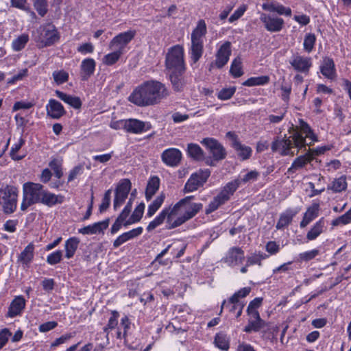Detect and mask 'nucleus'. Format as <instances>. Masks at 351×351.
<instances>
[{
	"instance_id": "obj_1",
	"label": "nucleus",
	"mask_w": 351,
	"mask_h": 351,
	"mask_svg": "<svg viewBox=\"0 0 351 351\" xmlns=\"http://www.w3.org/2000/svg\"><path fill=\"white\" fill-rule=\"evenodd\" d=\"M169 90L162 82L148 80L136 86L129 96V101L139 107L156 105L166 99Z\"/></svg>"
},
{
	"instance_id": "obj_2",
	"label": "nucleus",
	"mask_w": 351,
	"mask_h": 351,
	"mask_svg": "<svg viewBox=\"0 0 351 351\" xmlns=\"http://www.w3.org/2000/svg\"><path fill=\"white\" fill-rule=\"evenodd\" d=\"M194 196H187L173 208H169V215L167 216V229H173L181 226L186 221L193 218L202 208V204L192 202Z\"/></svg>"
},
{
	"instance_id": "obj_3",
	"label": "nucleus",
	"mask_w": 351,
	"mask_h": 351,
	"mask_svg": "<svg viewBox=\"0 0 351 351\" xmlns=\"http://www.w3.org/2000/svg\"><path fill=\"white\" fill-rule=\"evenodd\" d=\"M306 144L302 136L298 132H295L289 138L285 136L282 139L276 138L271 144V149L272 152H279L282 156H293L294 155V152L291 151L293 147H296L298 149L305 148Z\"/></svg>"
},
{
	"instance_id": "obj_4",
	"label": "nucleus",
	"mask_w": 351,
	"mask_h": 351,
	"mask_svg": "<svg viewBox=\"0 0 351 351\" xmlns=\"http://www.w3.org/2000/svg\"><path fill=\"white\" fill-rule=\"evenodd\" d=\"M207 32L206 25L204 20H199L196 27L191 33V58L197 62L202 56L204 51L203 38Z\"/></svg>"
},
{
	"instance_id": "obj_5",
	"label": "nucleus",
	"mask_w": 351,
	"mask_h": 351,
	"mask_svg": "<svg viewBox=\"0 0 351 351\" xmlns=\"http://www.w3.org/2000/svg\"><path fill=\"white\" fill-rule=\"evenodd\" d=\"M44 187L39 183L27 182L23 185V202L21 209L26 210L30 206L40 203Z\"/></svg>"
},
{
	"instance_id": "obj_6",
	"label": "nucleus",
	"mask_w": 351,
	"mask_h": 351,
	"mask_svg": "<svg viewBox=\"0 0 351 351\" xmlns=\"http://www.w3.org/2000/svg\"><path fill=\"white\" fill-rule=\"evenodd\" d=\"M165 66L169 72L186 71L184 49L181 45H176L169 49L166 55Z\"/></svg>"
},
{
	"instance_id": "obj_7",
	"label": "nucleus",
	"mask_w": 351,
	"mask_h": 351,
	"mask_svg": "<svg viewBox=\"0 0 351 351\" xmlns=\"http://www.w3.org/2000/svg\"><path fill=\"white\" fill-rule=\"evenodd\" d=\"M37 32L38 36L36 42L39 43L42 47L51 46L60 39L56 27L51 23L40 25Z\"/></svg>"
},
{
	"instance_id": "obj_8",
	"label": "nucleus",
	"mask_w": 351,
	"mask_h": 351,
	"mask_svg": "<svg viewBox=\"0 0 351 351\" xmlns=\"http://www.w3.org/2000/svg\"><path fill=\"white\" fill-rule=\"evenodd\" d=\"M251 291L250 287H243L241 289H239L238 291L234 293L228 301L223 300L221 308V312H222L223 308L226 307L229 308V311L230 312H234L237 311L236 317H239L243 312V308L244 307V304L243 302H241L239 301L240 298H243L246 297Z\"/></svg>"
},
{
	"instance_id": "obj_9",
	"label": "nucleus",
	"mask_w": 351,
	"mask_h": 351,
	"mask_svg": "<svg viewBox=\"0 0 351 351\" xmlns=\"http://www.w3.org/2000/svg\"><path fill=\"white\" fill-rule=\"evenodd\" d=\"M17 193L15 188L6 186L0 188V205L5 213H12L16 208Z\"/></svg>"
},
{
	"instance_id": "obj_10",
	"label": "nucleus",
	"mask_w": 351,
	"mask_h": 351,
	"mask_svg": "<svg viewBox=\"0 0 351 351\" xmlns=\"http://www.w3.org/2000/svg\"><path fill=\"white\" fill-rule=\"evenodd\" d=\"M201 143L209 151L214 160L220 161L226 157V149L217 140L213 138H205Z\"/></svg>"
},
{
	"instance_id": "obj_11",
	"label": "nucleus",
	"mask_w": 351,
	"mask_h": 351,
	"mask_svg": "<svg viewBox=\"0 0 351 351\" xmlns=\"http://www.w3.org/2000/svg\"><path fill=\"white\" fill-rule=\"evenodd\" d=\"M289 63L297 72L307 75L313 63L310 57L302 56L298 53H294L289 60Z\"/></svg>"
},
{
	"instance_id": "obj_12",
	"label": "nucleus",
	"mask_w": 351,
	"mask_h": 351,
	"mask_svg": "<svg viewBox=\"0 0 351 351\" xmlns=\"http://www.w3.org/2000/svg\"><path fill=\"white\" fill-rule=\"evenodd\" d=\"M210 175V171L208 169L200 171L192 174L185 184L184 191L188 193L196 191L198 188L204 185Z\"/></svg>"
},
{
	"instance_id": "obj_13",
	"label": "nucleus",
	"mask_w": 351,
	"mask_h": 351,
	"mask_svg": "<svg viewBox=\"0 0 351 351\" xmlns=\"http://www.w3.org/2000/svg\"><path fill=\"white\" fill-rule=\"evenodd\" d=\"M260 20L265 28L270 32H278L284 27V20L274 15L262 12L260 14Z\"/></svg>"
},
{
	"instance_id": "obj_14",
	"label": "nucleus",
	"mask_w": 351,
	"mask_h": 351,
	"mask_svg": "<svg viewBox=\"0 0 351 351\" xmlns=\"http://www.w3.org/2000/svg\"><path fill=\"white\" fill-rule=\"evenodd\" d=\"M131 186V182L128 179H123L120 181L115 190V197L113 204L115 210L120 207L128 197Z\"/></svg>"
},
{
	"instance_id": "obj_15",
	"label": "nucleus",
	"mask_w": 351,
	"mask_h": 351,
	"mask_svg": "<svg viewBox=\"0 0 351 351\" xmlns=\"http://www.w3.org/2000/svg\"><path fill=\"white\" fill-rule=\"evenodd\" d=\"M231 55V43L228 41L220 46L215 55V62L210 64V67L216 66L221 69L229 60Z\"/></svg>"
},
{
	"instance_id": "obj_16",
	"label": "nucleus",
	"mask_w": 351,
	"mask_h": 351,
	"mask_svg": "<svg viewBox=\"0 0 351 351\" xmlns=\"http://www.w3.org/2000/svg\"><path fill=\"white\" fill-rule=\"evenodd\" d=\"M134 36L135 32L133 31L121 33L111 40L109 47L110 49H117L123 53L125 47L133 39Z\"/></svg>"
},
{
	"instance_id": "obj_17",
	"label": "nucleus",
	"mask_w": 351,
	"mask_h": 351,
	"mask_svg": "<svg viewBox=\"0 0 351 351\" xmlns=\"http://www.w3.org/2000/svg\"><path fill=\"white\" fill-rule=\"evenodd\" d=\"M182 158V152L176 148L167 149L161 155L162 162L167 166L173 167L180 165Z\"/></svg>"
},
{
	"instance_id": "obj_18",
	"label": "nucleus",
	"mask_w": 351,
	"mask_h": 351,
	"mask_svg": "<svg viewBox=\"0 0 351 351\" xmlns=\"http://www.w3.org/2000/svg\"><path fill=\"white\" fill-rule=\"evenodd\" d=\"M184 73L185 71L181 70L169 72V80L174 91H183L188 84L187 77L185 76Z\"/></svg>"
},
{
	"instance_id": "obj_19",
	"label": "nucleus",
	"mask_w": 351,
	"mask_h": 351,
	"mask_svg": "<svg viewBox=\"0 0 351 351\" xmlns=\"http://www.w3.org/2000/svg\"><path fill=\"white\" fill-rule=\"evenodd\" d=\"M247 315L249 316L248 323L243 329L244 332L247 333L256 332L266 326L267 324L261 318L258 312H252Z\"/></svg>"
},
{
	"instance_id": "obj_20",
	"label": "nucleus",
	"mask_w": 351,
	"mask_h": 351,
	"mask_svg": "<svg viewBox=\"0 0 351 351\" xmlns=\"http://www.w3.org/2000/svg\"><path fill=\"white\" fill-rule=\"evenodd\" d=\"M126 132L132 134H141L152 128L149 122H144L136 119H126Z\"/></svg>"
},
{
	"instance_id": "obj_21",
	"label": "nucleus",
	"mask_w": 351,
	"mask_h": 351,
	"mask_svg": "<svg viewBox=\"0 0 351 351\" xmlns=\"http://www.w3.org/2000/svg\"><path fill=\"white\" fill-rule=\"evenodd\" d=\"M244 258V252L241 247H232L229 249L223 259L228 265L235 266L241 263Z\"/></svg>"
},
{
	"instance_id": "obj_22",
	"label": "nucleus",
	"mask_w": 351,
	"mask_h": 351,
	"mask_svg": "<svg viewBox=\"0 0 351 351\" xmlns=\"http://www.w3.org/2000/svg\"><path fill=\"white\" fill-rule=\"evenodd\" d=\"M227 135L232 137V147L236 151L238 156L243 160L250 158L252 153V148L249 146L241 144V142L238 141L235 135L232 134L230 132H228Z\"/></svg>"
},
{
	"instance_id": "obj_23",
	"label": "nucleus",
	"mask_w": 351,
	"mask_h": 351,
	"mask_svg": "<svg viewBox=\"0 0 351 351\" xmlns=\"http://www.w3.org/2000/svg\"><path fill=\"white\" fill-rule=\"evenodd\" d=\"M299 128L300 131L294 130L293 133L298 132L302 136L306 143L305 147L311 146L314 142L318 141L317 136L314 134L309 125L302 119L299 121Z\"/></svg>"
},
{
	"instance_id": "obj_24",
	"label": "nucleus",
	"mask_w": 351,
	"mask_h": 351,
	"mask_svg": "<svg viewBox=\"0 0 351 351\" xmlns=\"http://www.w3.org/2000/svg\"><path fill=\"white\" fill-rule=\"evenodd\" d=\"M47 116L54 119H59L66 114V111L62 104L54 99L49 100L46 106Z\"/></svg>"
},
{
	"instance_id": "obj_25",
	"label": "nucleus",
	"mask_w": 351,
	"mask_h": 351,
	"mask_svg": "<svg viewBox=\"0 0 351 351\" xmlns=\"http://www.w3.org/2000/svg\"><path fill=\"white\" fill-rule=\"evenodd\" d=\"M110 223V219L96 222L78 230V232L82 234H95L104 233V230L107 229Z\"/></svg>"
},
{
	"instance_id": "obj_26",
	"label": "nucleus",
	"mask_w": 351,
	"mask_h": 351,
	"mask_svg": "<svg viewBox=\"0 0 351 351\" xmlns=\"http://www.w3.org/2000/svg\"><path fill=\"white\" fill-rule=\"evenodd\" d=\"M263 10L270 12H276L280 15L290 16L291 15V10L290 8L285 7L280 3L271 1H266L262 5Z\"/></svg>"
},
{
	"instance_id": "obj_27",
	"label": "nucleus",
	"mask_w": 351,
	"mask_h": 351,
	"mask_svg": "<svg viewBox=\"0 0 351 351\" xmlns=\"http://www.w3.org/2000/svg\"><path fill=\"white\" fill-rule=\"evenodd\" d=\"M25 307V300L21 295L16 296L11 302L6 315L8 317H14L19 315Z\"/></svg>"
},
{
	"instance_id": "obj_28",
	"label": "nucleus",
	"mask_w": 351,
	"mask_h": 351,
	"mask_svg": "<svg viewBox=\"0 0 351 351\" xmlns=\"http://www.w3.org/2000/svg\"><path fill=\"white\" fill-rule=\"evenodd\" d=\"M35 245L30 243L18 256L17 262L23 267H28L33 261L34 257Z\"/></svg>"
},
{
	"instance_id": "obj_29",
	"label": "nucleus",
	"mask_w": 351,
	"mask_h": 351,
	"mask_svg": "<svg viewBox=\"0 0 351 351\" xmlns=\"http://www.w3.org/2000/svg\"><path fill=\"white\" fill-rule=\"evenodd\" d=\"M320 71L324 77L333 80L336 77V69L333 60L329 57H325L320 66Z\"/></svg>"
},
{
	"instance_id": "obj_30",
	"label": "nucleus",
	"mask_w": 351,
	"mask_h": 351,
	"mask_svg": "<svg viewBox=\"0 0 351 351\" xmlns=\"http://www.w3.org/2000/svg\"><path fill=\"white\" fill-rule=\"evenodd\" d=\"M298 209L288 208L284 213H281L280 218L276 223L277 230H282L288 226L292 221L293 217L298 213Z\"/></svg>"
},
{
	"instance_id": "obj_31",
	"label": "nucleus",
	"mask_w": 351,
	"mask_h": 351,
	"mask_svg": "<svg viewBox=\"0 0 351 351\" xmlns=\"http://www.w3.org/2000/svg\"><path fill=\"white\" fill-rule=\"evenodd\" d=\"M143 232V228L138 227L136 228H134L128 232H124L120 236H119L114 241L113 243V247L114 248L119 247L120 245L123 244L124 243L128 241L129 240H131L140 234H141Z\"/></svg>"
},
{
	"instance_id": "obj_32",
	"label": "nucleus",
	"mask_w": 351,
	"mask_h": 351,
	"mask_svg": "<svg viewBox=\"0 0 351 351\" xmlns=\"http://www.w3.org/2000/svg\"><path fill=\"white\" fill-rule=\"evenodd\" d=\"M96 66V62L93 58H86L82 60L80 69L81 76L83 80H86L89 78L95 72Z\"/></svg>"
},
{
	"instance_id": "obj_33",
	"label": "nucleus",
	"mask_w": 351,
	"mask_h": 351,
	"mask_svg": "<svg viewBox=\"0 0 351 351\" xmlns=\"http://www.w3.org/2000/svg\"><path fill=\"white\" fill-rule=\"evenodd\" d=\"M326 223L324 217L320 218L307 232L306 238L308 241L315 240L326 230Z\"/></svg>"
},
{
	"instance_id": "obj_34",
	"label": "nucleus",
	"mask_w": 351,
	"mask_h": 351,
	"mask_svg": "<svg viewBox=\"0 0 351 351\" xmlns=\"http://www.w3.org/2000/svg\"><path fill=\"white\" fill-rule=\"evenodd\" d=\"M239 188L238 181L232 180L228 182L226 186L221 189V192L217 195L219 199H220L223 203L228 201L230 197Z\"/></svg>"
},
{
	"instance_id": "obj_35",
	"label": "nucleus",
	"mask_w": 351,
	"mask_h": 351,
	"mask_svg": "<svg viewBox=\"0 0 351 351\" xmlns=\"http://www.w3.org/2000/svg\"><path fill=\"white\" fill-rule=\"evenodd\" d=\"M64 197L61 195H56L44 189L40 203L48 206H52L58 204H62Z\"/></svg>"
},
{
	"instance_id": "obj_36",
	"label": "nucleus",
	"mask_w": 351,
	"mask_h": 351,
	"mask_svg": "<svg viewBox=\"0 0 351 351\" xmlns=\"http://www.w3.org/2000/svg\"><path fill=\"white\" fill-rule=\"evenodd\" d=\"M312 160L313 157L310 156L307 153L304 155L300 156L293 160L291 166L288 169L287 173L289 174L294 173L298 170L304 167L306 164L311 162Z\"/></svg>"
},
{
	"instance_id": "obj_37",
	"label": "nucleus",
	"mask_w": 351,
	"mask_h": 351,
	"mask_svg": "<svg viewBox=\"0 0 351 351\" xmlns=\"http://www.w3.org/2000/svg\"><path fill=\"white\" fill-rule=\"evenodd\" d=\"M56 95L62 101L75 109H80L82 106V101L78 97L67 95L62 91L56 90Z\"/></svg>"
},
{
	"instance_id": "obj_38",
	"label": "nucleus",
	"mask_w": 351,
	"mask_h": 351,
	"mask_svg": "<svg viewBox=\"0 0 351 351\" xmlns=\"http://www.w3.org/2000/svg\"><path fill=\"white\" fill-rule=\"evenodd\" d=\"M319 205L314 204L311 207L308 208L305 212L303 216V219L300 223L301 228H305L309 224L313 219L318 216Z\"/></svg>"
},
{
	"instance_id": "obj_39",
	"label": "nucleus",
	"mask_w": 351,
	"mask_h": 351,
	"mask_svg": "<svg viewBox=\"0 0 351 351\" xmlns=\"http://www.w3.org/2000/svg\"><path fill=\"white\" fill-rule=\"evenodd\" d=\"M80 239L77 237H71L65 241L64 250L65 257L68 259L74 256L80 244Z\"/></svg>"
},
{
	"instance_id": "obj_40",
	"label": "nucleus",
	"mask_w": 351,
	"mask_h": 351,
	"mask_svg": "<svg viewBox=\"0 0 351 351\" xmlns=\"http://www.w3.org/2000/svg\"><path fill=\"white\" fill-rule=\"evenodd\" d=\"M328 190H331L334 193H340L347 189L346 178L341 176L334 180L328 186Z\"/></svg>"
},
{
	"instance_id": "obj_41",
	"label": "nucleus",
	"mask_w": 351,
	"mask_h": 351,
	"mask_svg": "<svg viewBox=\"0 0 351 351\" xmlns=\"http://www.w3.org/2000/svg\"><path fill=\"white\" fill-rule=\"evenodd\" d=\"M160 186V179L157 176L152 177L147 185L145 197L147 201L150 200L153 195L158 190Z\"/></svg>"
},
{
	"instance_id": "obj_42",
	"label": "nucleus",
	"mask_w": 351,
	"mask_h": 351,
	"mask_svg": "<svg viewBox=\"0 0 351 351\" xmlns=\"http://www.w3.org/2000/svg\"><path fill=\"white\" fill-rule=\"evenodd\" d=\"M188 155L196 160H202L204 158L203 149L195 143H189L187 147Z\"/></svg>"
},
{
	"instance_id": "obj_43",
	"label": "nucleus",
	"mask_w": 351,
	"mask_h": 351,
	"mask_svg": "<svg viewBox=\"0 0 351 351\" xmlns=\"http://www.w3.org/2000/svg\"><path fill=\"white\" fill-rule=\"evenodd\" d=\"M169 209L165 208L162 210L160 214L149 223L148 226L147 227V231H152L158 226L161 225L165 219H167V216H169Z\"/></svg>"
},
{
	"instance_id": "obj_44",
	"label": "nucleus",
	"mask_w": 351,
	"mask_h": 351,
	"mask_svg": "<svg viewBox=\"0 0 351 351\" xmlns=\"http://www.w3.org/2000/svg\"><path fill=\"white\" fill-rule=\"evenodd\" d=\"M145 207V206L144 203L139 204L134 209L130 218L125 222L124 226L139 221L143 217Z\"/></svg>"
},
{
	"instance_id": "obj_45",
	"label": "nucleus",
	"mask_w": 351,
	"mask_h": 351,
	"mask_svg": "<svg viewBox=\"0 0 351 351\" xmlns=\"http://www.w3.org/2000/svg\"><path fill=\"white\" fill-rule=\"evenodd\" d=\"M112 52L105 55L102 58V62L108 66H112L120 58L123 54L121 51L117 49H111Z\"/></svg>"
},
{
	"instance_id": "obj_46",
	"label": "nucleus",
	"mask_w": 351,
	"mask_h": 351,
	"mask_svg": "<svg viewBox=\"0 0 351 351\" xmlns=\"http://www.w3.org/2000/svg\"><path fill=\"white\" fill-rule=\"evenodd\" d=\"M269 82V77L267 75L252 77L247 79L243 83V86H254L267 84Z\"/></svg>"
},
{
	"instance_id": "obj_47",
	"label": "nucleus",
	"mask_w": 351,
	"mask_h": 351,
	"mask_svg": "<svg viewBox=\"0 0 351 351\" xmlns=\"http://www.w3.org/2000/svg\"><path fill=\"white\" fill-rule=\"evenodd\" d=\"M260 173L258 171L256 170H252L245 173L243 176H239V178L234 180V181H238L239 186L241 184H245L247 182H253L257 180Z\"/></svg>"
},
{
	"instance_id": "obj_48",
	"label": "nucleus",
	"mask_w": 351,
	"mask_h": 351,
	"mask_svg": "<svg viewBox=\"0 0 351 351\" xmlns=\"http://www.w3.org/2000/svg\"><path fill=\"white\" fill-rule=\"evenodd\" d=\"M29 41V36L25 34H23L13 40L12 43V49L14 51H19L22 50Z\"/></svg>"
},
{
	"instance_id": "obj_49",
	"label": "nucleus",
	"mask_w": 351,
	"mask_h": 351,
	"mask_svg": "<svg viewBox=\"0 0 351 351\" xmlns=\"http://www.w3.org/2000/svg\"><path fill=\"white\" fill-rule=\"evenodd\" d=\"M165 196L164 194H160L148 206L147 215L149 217L153 216L156 213V212L159 209V208L161 206L165 200Z\"/></svg>"
},
{
	"instance_id": "obj_50",
	"label": "nucleus",
	"mask_w": 351,
	"mask_h": 351,
	"mask_svg": "<svg viewBox=\"0 0 351 351\" xmlns=\"http://www.w3.org/2000/svg\"><path fill=\"white\" fill-rule=\"evenodd\" d=\"M119 315L117 311H112V315L109 318L107 326L104 328V332L106 334V337L108 342L109 341V338H108L109 330L114 329L117 326Z\"/></svg>"
},
{
	"instance_id": "obj_51",
	"label": "nucleus",
	"mask_w": 351,
	"mask_h": 351,
	"mask_svg": "<svg viewBox=\"0 0 351 351\" xmlns=\"http://www.w3.org/2000/svg\"><path fill=\"white\" fill-rule=\"evenodd\" d=\"M49 166L53 171L55 176L60 179L63 176V172L62 169V160L54 158L51 160L49 164Z\"/></svg>"
},
{
	"instance_id": "obj_52",
	"label": "nucleus",
	"mask_w": 351,
	"mask_h": 351,
	"mask_svg": "<svg viewBox=\"0 0 351 351\" xmlns=\"http://www.w3.org/2000/svg\"><path fill=\"white\" fill-rule=\"evenodd\" d=\"M241 64V59L239 57L232 61L230 72L234 77H239L243 75Z\"/></svg>"
},
{
	"instance_id": "obj_53",
	"label": "nucleus",
	"mask_w": 351,
	"mask_h": 351,
	"mask_svg": "<svg viewBox=\"0 0 351 351\" xmlns=\"http://www.w3.org/2000/svg\"><path fill=\"white\" fill-rule=\"evenodd\" d=\"M215 343L219 349L226 351L229 348V341L223 334H217L215 337Z\"/></svg>"
},
{
	"instance_id": "obj_54",
	"label": "nucleus",
	"mask_w": 351,
	"mask_h": 351,
	"mask_svg": "<svg viewBox=\"0 0 351 351\" xmlns=\"http://www.w3.org/2000/svg\"><path fill=\"white\" fill-rule=\"evenodd\" d=\"M315 41L316 37L315 34L311 33L306 34L303 43L304 49L308 53L311 52L314 48Z\"/></svg>"
},
{
	"instance_id": "obj_55",
	"label": "nucleus",
	"mask_w": 351,
	"mask_h": 351,
	"mask_svg": "<svg viewBox=\"0 0 351 351\" xmlns=\"http://www.w3.org/2000/svg\"><path fill=\"white\" fill-rule=\"evenodd\" d=\"M35 10L38 14L44 16L48 11V4L47 0H32Z\"/></svg>"
},
{
	"instance_id": "obj_56",
	"label": "nucleus",
	"mask_w": 351,
	"mask_h": 351,
	"mask_svg": "<svg viewBox=\"0 0 351 351\" xmlns=\"http://www.w3.org/2000/svg\"><path fill=\"white\" fill-rule=\"evenodd\" d=\"M25 141L21 137L18 142L12 145L10 149V156L14 160H20L23 158L24 156H19L17 152L23 145Z\"/></svg>"
},
{
	"instance_id": "obj_57",
	"label": "nucleus",
	"mask_w": 351,
	"mask_h": 351,
	"mask_svg": "<svg viewBox=\"0 0 351 351\" xmlns=\"http://www.w3.org/2000/svg\"><path fill=\"white\" fill-rule=\"evenodd\" d=\"M53 77L55 82L58 85L62 84L66 82L69 80V74L67 72L60 70V71H55L53 74Z\"/></svg>"
},
{
	"instance_id": "obj_58",
	"label": "nucleus",
	"mask_w": 351,
	"mask_h": 351,
	"mask_svg": "<svg viewBox=\"0 0 351 351\" xmlns=\"http://www.w3.org/2000/svg\"><path fill=\"white\" fill-rule=\"evenodd\" d=\"M235 91L236 87L234 86L224 88L217 93V98L220 100H228L233 96Z\"/></svg>"
},
{
	"instance_id": "obj_59",
	"label": "nucleus",
	"mask_w": 351,
	"mask_h": 351,
	"mask_svg": "<svg viewBox=\"0 0 351 351\" xmlns=\"http://www.w3.org/2000/svg\"><path fill=\"white\" fill-rule=\"evenodd\" d=\"M351 223V215L348 211L343 215L332 220L331 225L332 226H337L339 225H347Z\"/></svg>"
},
{
	"instance_id": "obj_60",
	"label": "nucleus",
	"mask_w": 351,
	"mask_h": 351,
	"mask_svg": "<svg viewBox=\"0 0 351 351\" xmlns=\"http://www.w3.org/2000/svg\"><path fill=\"white\" fill-rule=\"evenodd\" d=\"M62 259V252L57 250L49 254L47 257V262L51 265L59 263Z\"/></svg>"
},
{
	"instance_id": "obj_61",
	"label": "nucleus",
	"mask_w": 351,
	"mask_h": 351,
	"mask_svg": "<svg viewBox=\"0 0 351 351\" xmlns=\"http://www.w3.org/2000/svg\"><path fill=\"white\" fill-rule=\"evenodd\" d=\"M319 254V250L317 249L306 251L299 254V260L301 261L308 262L315 258Z\"/></svg>"
},
{
	"instance_id": "obj_62",
	"label": "nucleus",
	"mask_w": 351,
	"mask_h": 351,
	"mask_svg": "<svg viewBox=\"0 0 351 351\" xmlns=\"http://www.w3.org/2000/svg\"><path fill=\"white\" fill-rule=\"evenodd\" d=\"M266 254H253L247 258V266H250L253 265H261V261L267 258Z\"/></svg>"
},
{
	"instance_id": "obj_63",
	"label": "nucleus",
	"mask_w": 351,
	"mask_h": 351,
	"mask_svg": "<svg viewBox=\"0 0 351 351\" xmlns=\"http://www.w3.org/2000/svg\"><path fill=\"white\" fill-rule=\"evenodd\" d=\"M35 104L33 101H19L14 103L12 110H27L32 108Z\"/></svg>"
},
{
	"instance_id": "obj_64",
	"label": "nucleus",
	"mask_w": 351,
	"mask_h": 351,
	"mask_svg": "<svg viewBox=\"0 0 351 351\" xmlns=\"http://www.w3.org/2000/svg\"><path fill=\"white\" fill-rule=\"evenodd\" d=\"M247 10V6L244 4L240 5L235 11L230 16L228 19V21L230 23H233L234 21L238 20L239 18H241L245 12Z\"/></svg>"
}]
</instances>
